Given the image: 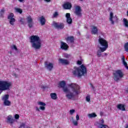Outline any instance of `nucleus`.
Masks as SVG:
<instances>
[{
    "instance_id": "obj_1",
    "label": "nucleus",
    "mask_w": 128,
    "mask_h": 128,
    "mask_svg": "<svg viewBox=\"0 0 128 128\" xmlns=\"http://www.w3.org/2000/svg\"><path fill=\"white\" fill-rule=\"evenodd\" d=\"M72 74L74 76L82 78V76H84L88 74V70L84 65L82 64L80 67L74 66Z\"/></svg>"
},
{
    "instance_id": "obj_2",
    "label": "nucleus",
    "mask_w": 128,
    "mask_h": 128,
    "mask_svg": "<svg viewBox=\"0 0 128 128\" xmlns=\"http://www.w3.org/2000/svg\"><path fill=\"white\" fill-rule=\"evenodd\" d=\"M30 42L32 44V48L36 50H40L42 46V42L40 36L33 35L30 37Z\"/></svg>"
},
{
    "instance_id": "obj_3",
    "label": "nucleus",
    "mask_w": 128,
    "mask_h": 128,
    "mask_svg": "<svg viewBox=\"0 0 128 128\" xmlns=\"http://www.w3.org/2000/svg\"><path fill=\"white\" fill-rule=\"evenodd\" d=\"M12 86V83L7 81L0 80V92L4 90H10V88ZM2 92H0V94Z\"/></svg>"
},
{
    "instance_id": "obj_4",
    "label": "nucleus",
    "mask_w": 128,
    "mask_h": 128,
    "mask_svg": "<svg viewBox=\"0 0 128 128\" xmlns=\"http://www.w3.org/2000/svg\"><path fill=\"white\" fill-rule=\"evenodd\" d=\"M114 76V80L116 82H118L119 80H120V78H124V72L121 70H118L114 72L113 73Z\"/></svg>"
},
{
    "instance_id": "obj_5",
    "label": "nucleus",
    "mask_w": 128,
    "mask_h": 128,
    "mask_svg": "<svg viewBox=\"0 0 128 128\" xmlns=\"http://www.w3.org/2000/svg\"><path fill=\"white\" fill-rule=\"evenodd\" d=\"M68 86L72 88V91L73 92H74L75 94H80V88L78 84L72 83L68 84Z\"/></svg>"
},
{
    "instance_id": "obj_6",
    "label": "nucleus",
    "mask_w": 128,
    "mask_h": 128,
    "mask_svg": "<svg viewBox=\"0 0 128 128\" xmlns=\"http://www.w3.org/2000/svg\"><path fill=\"white\" fill-rule=\"evenodd\" d=\"M109 20L111 22L112 24H114V22L118 24V18L116 16H114V13L112 12H110Z\"/></svg>"
},
{
    "instance_id": "obj_7",
    "label": "nucleus",
    "mask_w": 128,
    "mask_h": 128,
    "mask_svg": "<svg viewBox=\"0 0 128 128\" xmlns=\"http://www.w3.org/2000/svg\"><path fill=\"white\" fill-rule=\"evenodd\" d=\"M53 26L55 28L56 30H64V24L62 22H53Z\"/></svg>"
},
{
    "instance_id": "obj_8",
    "label": "nucleus",
    "mask_w": 128,
    "mask_h": 128,
    "mask_svg": "<svg viewBox=\"0 0 128 128\" xmlns=\"http://www.w3.org/2000/svg\"><path fill=\"white\" fill-rule=\"evenodd\" d=\"M98 42L102 46H108V42L100 36H99Z\"/></svg>"
},
{
    "instance_id": "obj_9",
    "label": "nucleus",
    "mask_w": 128,
    "mask_h": 128,
    "mask_svg": "<svg viewBox=\"0 0 128 128\" xmlns=\"http://www.w3.org/2000/svg\"><path fill=\"white\" fill-rule=\"evenodd\" d=\"M10 96L8 94H6L2 98V100H4V104L6 106H10L11 104V102L10 100H8V98Z\"/></svg>"
},
{
    "instance_id": "obj_10",
    "label": "nucleus",
    "mask_w": 128,
    "mask_h": 128,
    "mask_svg": "<svg viewBox=\"0 0 128 128\" xmlns=\"http://www.w3.org/2000/svg\"><path fill=\"white\" fill-rule=\"evenodd\" d=\"M14 14L11 13L8 17V20H9V22L12 26H14V22H16V19L14 18Z\"/></svg>"
},
{
    "instance_id": "obj_11",
    "label": "nucleus",
    "mask_w": 128,
    "mask_h": 128,
    "mask_svg": "<svg viewBox=\"0 0 128 128\" xmlns=\"http://www.w3.org/2000/svg\"><path fill=\"white\" fill-rule=\"evenodd\" d=\"M38 104L39 106H40V107L38 108V107H36V110H37V112H40V110H46V103L42 102H38Z\"/></svg>"
},
{
    "instance_id": "obj_12",
    "label": "nucleus",
    "mask_w": 128,
    "mask_h": 128,
    "mask_svg": "<svg viewBox=\"0 0 128 128\" xmlns=\"http://www.w3.org/2000/svg\"><path fill=\"white\" fill-rule=\"evenodd\" d=\"M74 14L78 16H82V8L79 6H77L75 7Z\"/></svg>"
},
{
    "instance_id": "obj_13",
    "label": "nucleus",
    "mask_w": 128,
    "mask_h": 128,
    "mask_svg": "<svg viewBox=\"0 0 128 128\" xmlns=\"http://www.w3.org/2000/svg\"><path fill=\"white\" fill-rule=\"evenodd\" d=\"M27 22L28 23V26L30 28H32V26H34V22L32 21V16H28L27 17Z\"/></svg>"
},
{
    "instance_id": "obj_14",
    "label": "nucleus",
    "mask_w": 128,
    "mask_h": 128,
    "mask_svg": "<svg viewBox=\"0 0 128 128\" xmlns=\"http://www.w3.org/2000/svg\"><path fill=\"white\" fill-rule=\"evenodd\" d=\"M44 66L47 68V70H48L50 72L52 70V68H54V64L52 63L46 62L44 63Z\"/></svg>"
},
{
    "instance_id": "obj_15",
    "label": "nucleus",
    "mask_w": 128,
    "mask_h": 128,
    "mask_svg": "<svg viewBox=\"0 0 128 128\" xmlns=\"http://www.w3.org/2000/svg\"><path fill=\"white\" fill-rule=\"evenodd\" d=\"M60 49L63 50H68V45L66 44V43L64 42H60Z\"/></svg>"
},
{
    "instance_id": "obj_16",
    "label": "nucleus",
    "mask_w": 128,
    "mask_h": 128,
    "mask_svg": "<svg viewBox=\"0 0 128 128\" xmlns=\"http://www.w3.org/2000/svg\"><path fill=\"white\" fill-rule=\"evenodd\" d=\"M66 22L68 24H72V19L70 18V14L66 13Z\"/></svg>"
},
{
    "instance_id": "obj_17",
    "label": "nucleus",
    "mask_w": 128,
    "mask_h": 128,
    "mask_svg": "<svg viewBox=\"0 0 128 128\" xmlns=\"http://www.w3.org/2000/svg\"><path fill=\"white\" fill-rule=\"evenodd\" d=\"M58 60L60 64H62L64 66H68V64H70V62H68L66 59L60 58Z\"/></svg>"
},
{
    "instance_id": "obj_18",
    "label": "nucleus",
    "mask_w": 128,
    "mask_h": 128,
    "mask_svg": "<svg viewBox=\"0 0 128 128\" xmlns=\"http://www.w3.org/2000/svg\"><path fill=\"white\" fill-rule=\"evenodd\" d=\"M6 122L10 124H12L14 122V120L12 116L9 115L8 116Z\"/></svg>"
},
{
    "instance_id": "obj_19",
    "label": "nucleus",
    "mask_w": 128,
    "mask_h": 128,
    "mask_svg": "<svg viewBox=\"0 0 128 128\" xmlns=\"http://www.w3.org/2000/svg\"><path fill=\"white\" fill-rule=\"evenodd\" d=\"M63 8L65 10H70L72 8V4L70 2H67L64 4Z\"/></svg>"
},
{
    "instance_id": "obj_20",
    "label": "nucleus",
    "mask_w": 128,
    "mask_h": 128,
    "mask_svg": "<svg viewBox=\"0 0 128 128\" xmlns=\"http://www.w3.org/2000/svg\"><path fill=\"white\" fill-rule=\"evenodd\" d=\"M117 108L123 112H124V110H126V107H124V104H118L117 105Z\"/></svg>"
},
{
    "instance_id": "obj_21",
    "label": "nucleus",
    "mask_w": 128,
    "mask_h": 128,
    "mask_svg": "<svg viewBox=\"0 0 128 128\" xmlns=\"http://www.w3.org/2000/svg\"><path fill=\"white\" fill-rule=\"evenodd\" d=\"M66 42H70L71 44L74 42V36H68L66 38Z\"/></svg>"
},
{
    "instance_id": "obj_22",
    "label": "nucleus",
    "mask_w": 128,
    "mask_h": 128,
    "mask_svg": "<svg viewBox=\"0 0 128 128\" xmlns=\"http://www.w3.org/2000/svg\"><path fill=\"white\" fill-rule=\"evenodd\" d=\"M74 94L72 92H70L69 94H66V98H67L68 100H72V98H74Z\"/></svg>"
},
{
    "instance_id": "obj_23",
    "label": "nucleus",
    "mask_w": 128,
    "mask_h": 128,
    "mask_svg": "<svg viewBox=\"0 0 128 128\" xmlns=\"http://www.w3.org/2000/svg\"><path fill=\"white\" fill-rule=\"evenodd\" d=\"M40 22L41 24V26H44V24H46V18L44 16L40 18Z\"/></svg>"
},
{
    "instance_id": "obj_24",
    "label": "nucleus",
    "mask_w": 128,
    "mask_h": 128,
    "mask_svg": "<svg viewBox=\"0 0 128 128\" xmlns=\"http://www.w3.org/2000/svg\"><path fill=\"white\" fill-rule=\"evenodd\" d=\"M92 28H93L92 31V34H98V28H96V26H92Z\"/></svg>"
},
{
    "instance_id": "obj_25",
    "label": "nucleus",
    "mask_w": 128,
    "mask_h": 128,
    "mask_svg": "<svg viewBox=\"0 0 128 128\" xmlns=\"http://www.w3.org/2000/svg\"><path fill=\"white\" fill-rule=\"evenodd\" d=\"M66 82L64 80H62L59 83L58 88H63L66 86Z\"/></svg>"
},
{
    "instance_id": "obj_26",
    "label": "nucleus",
    "mask_w": 128,
    "mask_h": 128,
    "mask_svg": "<svg viewBox=\"0 0 128 128\" xmlns=\"http://www.w3.org/2000/svg\"><path fill=\"white\" fill-rule=\"evenodd\" d=\"M50 96L52 100H56V98H58V96H56V93H51Z\"/></svg>"
},
{
    "instance_id": "obj_27",
    "label": "nucleus",
    "mask_w": 128,
    "mask_h": 128,
    "mask_svg": "<svg viewBox=\"0 0 128 128\" xmlns=\"http://www.w3.org/2000/svg\"><path fill=\"white\" fill-rule=\"evenodd\" d=\"M100 50L101 52H106V50L107 48H108V46H103V48L100 47Z\"/></svg>"
},
{
    "instance_id": "obj_28",
    "label": "nucleus",
    "mask_w": 128,
    "mask_h": 128,
    "mask_svg": "<svg viewBox=\"0 0 128 128\" xmlns=\"http://www.w3.org/2000/svg\"><path fill=\"white\" fill-rule=\"evenodd\" d=\"M88 116L90 118H92L96 117V113L90 114H88Z\"/></svg>"
},
{
    "instance_id": "obj_29",
    "label": "nucleus",
    "mask_w": 128,
    "mask_h": 128,
    "mask_svg": "<svg viewBox=\"0 0 128 128\" xmlns=\"http://www.w3.org/2000/svg\"><path fill=\"white\" fill-rule=\"evenodd\" d=\"M16 12H18L19 14H22V10L20 8H14Z\"/></svg>"
},
{
    "instance_id": "obj_30",
    "label": "nucleus",
    "mask_w": 128,
    "mask_h": 128,
    "mask_svg": "<svg viewBox=\"0 0 128 128\" xmlns=\"http://www.w3.org/2000/svg\"><path fill=\"white\" fill-rule=\"evenodd\" d=\"M124 48L125 52H128V42H126L124 44Z\"/></svg>"
},
{
    "instance_id": "obj_31",
    "label": "nucleus",
    "mask_w": 128,
    "mask_h": 128,
    "mask_svg": "<svg viewBox=\"0 0 128 128\" xmlns=\"http://www.w3.org/2000/svg\"><path fill=\"white\" fill-rule=\"evenodd\" d=\"M4 9H2L0 10V16L1 18H4Z\"/></svg>"
},
{
    "instance_id": "obj_32",
    "label": "nucleus",
    "mask_w": 128,
    "mask_h": 128,
    "mask_svg": "<svg viewBox=\"0 0 128 128\" xmlns=\"http://www.w3.org/2000/svg\"><path fill=\"white\" fill-rule=\"evenodd\" d=\"M98 128H108V126L104 124H100Z\"/></svg>"
},
{
    "instance_id": "obj_33",
    "label": "nucleus",
    "mask_w": 128,
    "mask_h": 128,
    "mask_svg": "<svg viewBox=\"0 0 128 128\" xmlns=\"http://www.w3.org/2000/svg\"><path fill=\"white\" fill-rule=\"evenodd\" d=\"M97 56L98 58H100L102 56V52H100V50H98L97 52Z\"/></svg>"
},
{
    "instance_id": "obj_34",
    "label": "nucleus",
    "mask_w": 128,
    "mask_h": 128,
    "mask_svg": "<svg viewBox=\"0 0 128 128\" xmlns=\"http://www.w3.org/2000/svg\"><path fill=\"white\" fill-rule=\"evenodd\" d=\"M63 88V90L64 92H70V90H68V88Z\"/></svg>"
},
{
    "instance_id": "obj_35",
    "label": "nucleus",
    "mask_w": 128,
    "mask_h": 128,
    "mask_svg": "<svg viewBox=\"0 0 128 128\" xmlns=\"http://www.w3.org/2000/svg\"><path fill=\"white\" fill-rule=\"evenodd\" d=\"M58 12H56L53 14V18H58Z\"/></svg>"
},
{
    "instance_id": "obj_36",
    "label": "nucleus",
    "mask_w": 128,
    "mask_h": 128,
    "mask_svg": "<svg viewBox=\"0 0 128 128\" xmlns=\"http://www.w3.org/2000/svg\"><path fill=\"white\" fill-rule=\"evenodd\" d=\"M72 124L76 126L78 124V122L77 120H73L72 121Z\"/></svg>"
},
{
    "instance_id": "obj_37",
    "label": "nucleus",
    "mask_w": 128,
    "mask_h": 128,
    "mask_svg": "<svg viewBox=\"0 0 128 128\" xmlns=\"http://www.w3.org/2000/svg\"><path fill=\"white\" fill-rule=\"evenodd\" d=\"M76 112V110L74 109L70 110V114L72 115Z\"/></svg>"
},
{
    "instance_id": "obj_38",
    "label": "nucleus",
    "mask_w": 128,
    "mask_h": 128,
    "mask_svg": "<svg viewBox=\"0 0 128 128\" xmlns=\"http://www.w3.org/2000/svg\"><path fill=\"white\" fill-rule=\"evenodd\" d=\"M64 57L66 58H69L70 57V55L68 54H64Z\"/></svg>"
},
{
    "instance_id": "obj_39",
    "label": "nucleus",
    "mask_w": 128,
    "mask_h": 128,
    "mask_svg": "<svg viewBox=\"0 0 128 128\" xmlns=\"http://www.w3.org/2000/svg\"><path fill=\"white\" fill-rule=\"evenodd\" d=\"M86 102H90V96H88L86 97Z\"/></svg>"
},
{
    "instance_id": "obj_40",
    "label": "nucleus",
    "mask_w": 128,
    "mask_h": 128,
    "mask_svg": "<svg viewBox=\"0 0 128 128\" xmlns=\"http://www.w3.org/2000/svg\"><path fill=\"white\" fill-rule=\"evenodd\" d=\"M14 118L16 120H18V118H20V115L18 114H16L14 115Z\"/></svg>"
},
{
    "instance_id": "obj_41",
    "label": "nucleus",
    "mask_w": 128,
    "mask_h": 128,
    "mask_svg": "<svg viewBox=\"0 0 128 128\" xmlns=\"http://www.w3.org/2000/svg\"><path fill=\"white\" fill-rule=\"evenodd\" d=\"M24 126H26V124L22 123L18 128H24Z\"/></svg>"
},
{
    "instance_id": "obj_42",
    "label": "nucleus",
    "mask_w": 128,
    "mask_h": 128,
    "mask_svg": "<svg viewBox=\"0 0 128 128\" xmlns=\"http://www.w3.org/2000/svg\"><path fill=\"white\" fill-rule=\"evenodd\" d=\"M82 62L81 60L77 61V64L78 66H82Z\"/></svg>"
},
{
    "instance_id": "obj_43",
    "label": "nucleus",
    "mask_w": 128,
    "mask_h": 128,
    "mask_svg": "<svg viewBox=\"0 0 128 128\" xmlns=\"http://www.w3.org/2000/svg\"><path fill=\"white\" fill-rule=\"evenodd\" d=\"M12 48L15 50H18V48H16V45H13Z\"/></svg>"
},
{
    "instance_id": "obj_44",
    "label": "nucleus",
    "mask_w": 128,
    "mask_h": 128,
    "mask_svg": "<svg viewBox=\"0 0 128 128\" xmlns=\"http://www.w3.org/2000/svg\"><path fill=\"white\" fill-rule=\"evenodd\" d=\"M76 120L77 121L80 120V116H78V114L76 115Z\"/></svg>"
},
{
    "instance_id": "obj_45",
    "label": "nucleus",
    "mask_w": 128,
    "mask_h": 128,
    "mask_svg": "<svg viewBox=\"0 0 128 128\" xmlns=\"http://www.w3.org/2000/svg\"><path fill=\"white\" fill-rule=\"evenodd\" d=\"M20 22H22V24H24V19L23 18H21L20 20Z\"/></svg>"
},
{
    "instance_id": "obj_46",
    "label": "nucleus",
    "mask_w": 128,
    "mask_h": 128,
    "mask_svg": "<svg viewBox=\"0 0 128 128\" xmlns=\"http://www.w3.org/2000/svg\"><path fill=\"white\" fill-rule=\"evenodd\" d=\"M90 86L91 88H92V90H94V85H92V83L90 84Z\"/></svg>"
},
{
    "instance_id": "obj_47",
    "label": "nucleus",
    "mask_w": 128,
    "mask_h": 128,
    "mask_svg": "<svg viewBox=\"0 0 128 128\" xmlns=\"http://www.w3.org/2000/svg\"><path fill=\"white\" fill-rule=\"evenodd\" d=\"M46 88V86H42V88L43 90H44V88Z\"/></svg>"
},
{
    "instance_id": "obj_48",
    "label": "nucleus",
    "mask_w": 128,
    "mask_h": 128,
    "mask_svg": "<svg viewBox=\"0 0 128 128\" xmlns=\"http://www.w3.org/2000/svg\"><path fill=\"white\" fill-rule=\"evenodd\" d=\"M45 2H50V0H44Z\"/></svg>"
},
{
    "instance_id": "obj_49",
    "label": "nucleus",
    "mask_w": 128,
    "mask_h": 128,
    "mask_svg": "<svg viewBox=\"0 0 128 128\" xmlns=\"http://www.w3.org/2000/svg\"><path fill=\"white\" fill-rule=\"evenodd\" d=\"M14 76L16 78H18V75L14 73Z\"/></svg>"
},
{
    "instance_id": "obj_50",
    "label": "nucleus",
    "mask_w": 128,
    "mask_h": 128,
    "mask_svg": "<svg viewBox=\"0 0 128 128\" xmlns=\"http://www.w3.org/2000/svg\"><path fill=\"white\" fill-rule=\"evenodd\" d=\"M104 120H102V124H104Z\"/></svg>"
},
{
    "instance_id": "obj_51",
    "label": "nucleus",
    "mask_w": 128,
    "mask_h": 128,
    "mask_svg": "<svg viewBox=\"0 0 128 128\" xmlns=\"http://www.w3.org/2000/svg\"><path fill=\"white\" fill-rule=\"evenodd\" d=\"M20 2H24V0H18Z\"/></svg>"
},
{
    "instance_id": "obj_52",
    "label": "nucleus",
    "mask_w": 128,
    "mask_h": 128,
    "mask_svg": "<svg viewBox=\"0 0 128 128\" xmlns=\"http://www.w3.org/2000/svg\"><path fill=\"white\" fill-rule=\"evenodd\" d=\"M104 114V113H103L102 112H100V116H102V114Z\"/></svg>"
},
{
    "instance_id": "obj_53",
    "label": "nucleus",
    "mask_w": 128,
    "mask_h": 128,
    "mask_svg": "<svg viewBox=\"0 0 128 128\" xmlns=\"http://www.w3.org/2000/svg\"><path fill=\"white\" fill-rule=\"evenodd\" d=\"M125 128H128V124H126V126Z\"/></svg>"
},
{
    "instance_id": "obj_54",
    "label": "nucleus",
    "mask_w": 128,
    "mask_h": 128,
    "mask_svg": "<svg viewBox=\"0 0 128 128\" xmlns=\"http://www.w3.org/2000/svg\"><path fill=\"white\" fill-rule=\"evenodd\" d=\"M127 16H128V10L127 11Z\"/></svg>"
},
{
    "instance_id": "obj_55",
    "label": "nucleus",
    "mask_w": 128,
    "mask_h": 128,
    "mask_svg": "<svg viewBox=\"0 0 128 128\" xmlns=\"http://www.w3.org/2000/svg\"><path fill=\"white\" fill-rule=\"evenodd\" d=\"M126 92H128V90H126Z\"/></svg>"
},
{
    "instance_id": "obj_56",
    "label": "nucleus",
    "mask_w": 128,
    "mask_h": 128,
    "mask_svg": "<svg viewBox=\"0 0 128 128\" xmlns=\"http://www.w3.org/2000/svg\"><path fill=\"white\" fill-rule=\"evenodd\" d=\"M80 0V2H82V0Z\"/></svg>"
}]
</instances>
